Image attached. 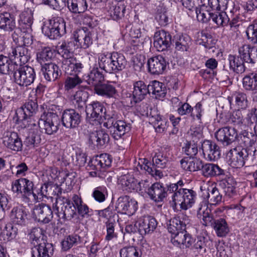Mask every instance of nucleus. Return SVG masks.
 <instances>
[{"mask_svg":"<svg viewBox=\"0 0 257 257\" xmlns=\"http://www.w3.org/2000/svg\"><path fill=\"white\" fill-rule=\"evenodd\" d=\"M89 140L92 144L99 148L108 143L109 137L105 130L101 129L90 133Z\"/></svg>","mask_w":257,"mask_h":257,"instance_id":"34","label":"nucleus"},{"mask_svg":"<svg viewBox=\"0 0 257 257\" xmlns=\"http://www.w3.org/2000/svg\"><path fill=\"white\" fill-rule=\"evenodd\" d=\"M18 125V127H21V130L19 129L20 134L25 132L28 133V136L24 142L26 146L30 148H34L40 143V131L37 124L31 123L27 126L25 125L24 126H23L22 124Z\"/></svg>","mask_w":257,"mask_h":257,"instance_id":"13","label":"nucleus"},{"mask_svg":"<svg viewBox=\"0 0 257 257\" xmlns=\"http://www.w3.org/2000/svg\"><path fill=\"white\" fill-rule=\"evenodd\" d=\"M33 215L38 221L48 223L53 218V212L49 206L41 204L35 206Z\"/></svg>","mask_w":257,"mask_h":257,"instance_id":"24","label":"nucleus"},{"mask_svg":"<svg viewBox=\"0 0 257 257\" xmlns=\"http://www.w3.org/2000/svg\"><path fill=\"white\" fill-rule=\"evenodd\" d=\"M201 149L204 157L208 161H215L220 157L219 147L211 141H204L202 144Z\"/></svg>","mask_w":257,"mask_h":257,"instance_id":"28","label":"nucleus"},{"mask_svg":"<svg viewBox=\"0 0 257 257\" xmlns=\"http://www.w3.org/2000/svg\"><path fill=\"white\" fill-rule=\"evenodd\" d=\"M54 248L52 243H40L32 249V257H51L53 253Z\"/></svg>","mask_w":257,"mask_h":257,"instance_id":"38","label":"nucleus"},{"mask_svg":"<svg viewBox=\"0 0 257 257\" xmlns=\"http://www.w3.org/2000/svg\"><path fill=\"white\" fill-rule=\"evenodd\" d=\"M127 61L122 54L112 52L100 54L98 63L101 69L109 73H115L123 70Z\"/></svg>","mask_w":257,"mask_h":257,"instance_id":"4","label":"nucleus"},{"mask_svg":"<svg viewBox=\"0 0 257 257\" xmlns=\"http://www.w3.org/2000/svg\"><path fill=\"white\" fill-rule=\"evenodd\" d=\"M207 242V240L204 237H198L197 240H195L193 245L191 247L193 255L197 256L202 255L205 253Z\"/></svg>","mask_w":257,"mask_h":257,"instance_id":"51","label":"nucleus"},{"mask_svg":"<svg viewBox=\"0 0 257 257\" xmlns=\"http://www.w3.org/2000/svg\"><path fill=\"white\" fill-rule=\"evenodd\" d=\"M17 52H19L20 62L17 84L21 86L27 87L33 82L35 78L33 68L25 65L30 58V53L26 47L17 46Z\"/></svg>","mask_w":257,"mask_h":257,"instance_id":"3","label":"nucleus"},{"mask_svg":"<svg viewBox=\"0 0 257 257\" xmlns=\"http://www.w3.org/2000/svg\"><path fill=\"white\" fill-rule=\"evenodd\" d=\"M62 122L67 128H75L80 122V115L74 109H66L62 113Z\"/></svg>","mask_w":257,"mask_h":257,"instance_id":"30","label":"nucleus"},{"mask_svg":"<svg viewBox=\"0 0 257 257\" xmlns=\"http://www.w3.org/2000/svg\"><path fill=\"white\" fill-rule=\"evenodd\" d=\"M66 59L62 60V67L65 72L71 76L77 75L82 73L83 66L82 64L77 62L73 56L68 57L66 56Z\"/></svg>","mask_w":257,"mask_h":257,"instance_id":"27","label":"nucleus"},{"mask_svg":"<svg viewBox=\"0 0 257 257\" xmlns=\"http://www.w3.org/2000/svg\"><path fill=\"white\" fill-rule=\"evenodd\" d=\"M147 193L151 199L156 202L162 201L167 196V191L163 184L155 183L148 188Z\"/></svg>","mask_w":257,"mask_h":257,"instance_id":"33","label":"nucleus"},{"mask_svg":"<svg viewBox=\"0 0 257 257\" xmlns=\"http://www.w3.org/2000/svg\"><path fill=\"white\" fill-rule=\"evenodd\" d=\"M197 215L202 220L203 225L213 226L218 236H225L229 232V228L225 220L223 218L214 219L213 215L211 214V209L206 206V203L202 202L200 204Z\"/></svg>","mask_w":257,"mask_h":257,"instance_id":"2","label":"nucleus"},{"mask_svg":"<svg viewBox=\"0 0 257 257\" xmlns=\"http://www.w3.org/2000/svg\"><path fill=\"white\" fill-rule=\"evenodd\" d=\"M14 208L11 212V221L8 223L1 233V236L3 240L6 241V251L7 250L12 254H14L15 248V239L16 237V223L15 219L16 214L14 211Z\"/></svg>","mask_w":257,"mask_h":257,"instance_id":"9","label":"nucleus"},{"mask_svg":"<svg viewBox=\"0 0 257 257\" xmlns=\"http://www.w3.org/2000/svg\"><path fill=\"white\" fill-rule=\"evenodd\" d=\"M155 218L151 216H145L138 221L140 227V234L142 235L150 233L154 231L157 226Z\"/></svg>","mask_w":257,"mask_h":257,"instance_id":"37","label":"nucleus"},{"mask_svg":"<svg viewBox=\"0 0 257 257\" xmlns=\"http://www.w3.org/2000/svg\"><path fill=\"white\" fill-rule=\"evenodd\" d=\"M107 15L114 21H118L124 16L125 6L122 2L111 4L107 8Z\"/></svg>","mask_w":257,"mask_h":257,"instance_id":"39","label":"nucleus"},{"mask_svg":"<svg viewBox=\"0 0 257 257\" xmlns=\"http://www.w3.org/2000/svg\"><path fill=\"white\" fill-rule=\"evenodd\" d=\"M243 88L247 91L257 90V73L246 75L242 79Z\"/></svg>","mask_w":257,"mask_h":257,"instance_id":"53","label":"nucleus"},{"mask_svg":"<svg viewBox=\"0 0 257 257\" xmlns=\"http://www.w3.org/2000/svg\"><path fill=\"white\" fill-rule=\"evenodd\" d=\"M238 51L240 56L230 54L227 60L230 70L239 74L245 71L244 62L252 64L257 62V45L241 44L238 46Z\"/></svg>","mask_w":257,"mask_h":257,"instance_id":"1","label":"nucleus"},{"mask_svg":"<svg viewBox=\"0 0 257 257\" xmlns=\"http://www.w3.org/2000/svg\"><path fill=\"white\" fill-rule=\"evenodd\" d=\"M104 106L98 101H93L86 106L85 111L87 118L90 123L93 124V121H98L103 116Z\"/></svg>","mask_w":257,"mask_h":257,"instance_id":"26","label":"nucleus"},{"mask_svg":"<svg viewBox=\"0 0 257 257\" xmlns=\"http://www.w3.org/2000/svg\"><path fill=\"white\" fill-rule=\"evenodd\" d=\"M171 241L174 245L184 248L192 247L195 240L186 231H182L171 237Z\"/></svg>","mask_w":257,"mask_h":257,"instance_id":"32","label":"nucleus"},{"mask_svg":"<svg viewBox=\"0 0 257 257\" xmlns=\"http://www.w3.org/2000/svg\"><path fill=\"white\" fill-rule=\"evenodd\" d=\"M75 46L77 48L86 49L92 44V33L85 28L75 30L72 34Z\"/></svg>","mask_w":257,"mask_h":257,"instance_id":"18","label":"nucleus"},{"mask_svg":"<svg viewBox=\"0 0 257 257\" xmlns=\"http://www.w3.org/2000/svg\"><path fill=\"white\" fill-rule=\"evenodd\" d=\"M169 163V154L166 152H158L153 158V164L145 160L143 167L152 176H159L161 172L156 168H165Z\"/></svg>","mask_w":257,"mask_h":257,"instance_id":"10","label":"nucleus"},{"mask_svg":"<svg viewBox=\"0 0 257 257\" xmlns=\"http://www.w3.org/2000/svg\"><path fill=\"white\" fill-rule=\"evenodd\" d=\"M79 241H80L79 236L76 234L70 235L62 241V248L64 250H67Z\"/></svg>","mask_w":257,"mask_h":257,"instance_id":"59","label":"nucleus"},{"mask_svg":"<svg viewBox=\"0 0 257 257\" xmlns=\"http://www.w3.org/2000/svg\"><path fill=\"white\" fill-rule=\"evenodd\" d=\"M111 132L112 137L115 140L120 139L131 128V125L123 120H118L112 123Z\"/></svg>","mask_w":257,"mask_h":257,"instance_id":"36","label":"nucleus"},{"mask_svg":"<svg viewBox=\"0 0 257 257\" xmlns=\"http://www.w3.org/2000/svg\"><path fill=\"white\" fill-rule=\"evenodd\" d=\"M88 97V92L84 89H79L72 96V101L76 108H83Z\"/></svg>","mask_w":257,"mask_h":257,"instance_id":"49","label":"nucleus"},{"mask_svg":"<svg viewBox=\"0 0 257 257\" xmlns=\"http://www.w3.org/2000/svg\"><path fill=\"white\" fill-rule=\"evenodd\" d=\"M38 104L35 100H29L17 110V124L23 123L27 118L35 114L38 110Z\"/></svg>","mask_w":257,"mask_h":257,"instance_id":"22","label":"nucleus"},{"mask_svg":"<svg viewBox=\"0 0 257 257\" xmlns=\"http://www.w3.org/2000/svg\"><path fill=\"white\" fill-rule=\"evenodd\" d=\"M53 56V53L50 47H44L37 53V61L42 65V66L45 64L46 61L51 59Z\"/></svg>","mask_w":257,"mask_h":257,"instance_id":"57","label":"nucleus"},{"mask_svg":"<svg viewBox=\"0 0 257 257\" xmlns=\"http://www.w3.org/2000/svg\"><path fill=\"white\" fill-rule=\"evenodd\" d=\"M33 183L26 178H20L17 180V195L20 193L27 199V196L32 195L34 200L38 201L44 195L43 193H38L37 195L33 191Z\"/></svg>","mask_w":257,"mask_h":257,"instance_id":"20","label":"nucleus"},{"mask_svg":"<svg viewBox=\"0 0 257 257\" xmlns=\"http://www.w3.org/2000/svg\"><path fill=\"white\" fill-rule=\"evenodd\" d=\"M134 90L131 101V103H137L140 102L149 93V87L147 86L143 81H138L134 83Z\"/></svg>","mask_w":257,"mask_h":257,"instance_id":"31","label":"nucleus"},{"mask_svg":"<svg viewBox=\"0 0 257 257\" xmlns=\"http://www.w3.org/2000/svg\"><path fill=\"white\" fill-rule=\"evenodd\" d=\"M237 131L234 127L226 126L219 128L215 133L218 141L224 146H228L236 139Z\"/></svg>","mask_w":257,"mask_h":257,"instance_id":"23","label":"nucleus"},{"mask_svg":"<svg viewBox=\"0 0 257 257\" xmlns=\"http://www.w3.org/2000/svg\"><path fill=\"white\" fill-rule=\"evenodd\" d=\"M181 168L190 172H195L201 169L202 161L194 157H185L180 161Z\"/></svg>","mask_w":257,"mask_h":257,"instance_id":"41","label":"nucleus"},{"mask_svg":"<svg viewBox=\"0 0 257 257\" xmlns=\"http://www.w3.org/2000/svg\"><path fill=\"white\" fill-rule=\"evenodd\" d=\"M42 33L51 39H56L66 33V23L61 17H53L43 23Z\"/></svg>","mask_w":257,"mask_h":257,"instance_id":"8","label":"nucleus"},{"mask_svg":"<svg viewBox=\"0 0 257 257\" xmlns=\"http://www.w3.org/2000/svg\"><path fill=\"white\" fill-rule=\"evenodd\" d=\"M201 169L203 176L207 177L219 176L224 173L223 170L221 169L217 165L212 163L202 164Z\"/></svg>","mask_w":257,"mask_h":257,"instance_id":"48","label":"nucleus"},{"mask_svg":"<svg viewBox=\"0 0 257 257\" xmlns=\"http://www.w3.org/2000/svg\"><path fill=\"white\" fill-rule=\"evenodd\" d=\"M216 255L218 257H231V250L224 243L219 242L216 246Z\"/></svg>","mask_w":257,"mask_h":257,"instance_id":"64","label":"nucleus"},{"mask_svg":"<svg viewBox=\"0 0 257 257\" xmlns=\"http://www.w3.org/2000/svg\"><path fill=\"white\" fill-rule=\"evenodd\" d=\"M82 82V80L79 76L73 75L66 78L64 83V88L66 90L73 89Z\"/></svg>","mask_w":257,"mask_h":257,"instance_id":"58","label":"nucleus"},{"mask_svg":"<svg viewBox=\"0 0 257 257\" xmlns=\"http://www.w3.org/2000/svg\"><path fill=\"white\" fill-rule=\"evenodd\" d=\"M230 104L235 105L238 109H245L248 106V101L246 94L242 92L235 91L228 97Z\"/></svg>","mask_w":257,"mask_h":257,"instance_id":"35","label":"nucleus"},{"mask_svg":"<svg viewBox=\"0 0 257 257\" xmlns=\"http://www.w3.org/2000/svg\"><path fill=\"white\" fill-rule=\"evenodd\" d=\"M202 197L211 206L217 205L222 202V195L215 186H209L202 191Z\"/></svg>","mask_w":257,"mask_h":257,"instance_id":"29","label":"nucleus"},{"mask_svg":"<svg viewBox=\"0 0 257 257\" xmlns=\"http://www.w3.org/2000/svg\"><path fill=\"white\" fill-rule=\"evenodd\" d=\"M149 93H152L156 95L158 99L164 98L167 93L166 88L164 85L157 80H154L150 83L148 85Z\"/></svg>","mask_w":257,"mask_h":257,"instance_id":"46","label":"nucleus"},{"mask_svg":"<svg viewBox=\"0 0 257 257\" xmlns=\"http://www.w3.org/2000/svg\"><path fill=\"white\" fill-rule=\"evenodd\" d=\"M55 207L57 214L60 218L71 219L76 214V207L68 199L59 197L56 199Z\"/></svg>","mask_w":257,"mask_h":257,"instance_id":"15","label":"nucleus"},{"mask_svg":"<svg viewBox=\"0 0 257 257\" xmlns=\"http://www.w3.org/2000/svg\"><path fill=\"white\" fill-rule=\"evenodd\" d=\"M44 77L48 81H55L61 74L59 67L53 63H45L42 66Z\"/></svg>","mask_w":257,"mask_h":257,"instance_id":"40","label":"nucleus"},{"mask_svg":"<svg viewBox=\"0 0 257 257\" xmlns=\"http://www.w3.org/2000/svg\"><path fill=\"white\" fill-rule=\"evenodd\" d=\"M248 158L247 149L235 147L231 149L226 155L227 161L232 167L240 168L243 166Z\"/></svg>","mask_w":257,"mask_h":257,"instance_id":"14","label":"nucleus"},{"mask_svg":"<svg viewBox=\"0 0 257 257\" xmlns=\"http://www.w3.org/2000/svg\"><path fill=\"white\" fill-rule=\"evenodd\" d=\"M16 55V49L13 48L12 54H10L9 57L0 55V73L2 74H9L12 75L14 81H16V62H13Z\"/></svg>","mask_w":257,"mask_h":257,"instance_id":"16","label":"nucleus"},{"mask_svg":"<svg viewBox=\"0 0 257 257\" xmlns=\"http://www.w3.org/2000/svg\"><path fill=\"white\" fill-rule=\"evenodd\" d=\"M183 150L187 156L194 157L198 153V147L194 142H187L183 147Z\"/></svg>","mask_w":257,"mask_h":257,"instance_id":"62","label":"nucleus"},{"mask_svg":"<svg viewBox=\"0 0 257 257\" xmlns=\"http://www.w3.org/2000/svg\"><path fill=\"white\" fill-rule=\"evenodd\" d=\"M212 10L211 11L206 10L199 7L195 9V13L198 22L202 23H206L211 20Z\"/></svg>","mask_w":257,"mask_h":257,"instance_id":"56","label":"nucleus"},{"mask_svg":"<svg viewBox=\"0 0 257 257\" xmlns=\"http://www.w3.org/2000/svg\"><path fill=\"white\" fill-rule=\"evenodd\" d=\"M256 140V136L251 133L243 131L239 134H237L236 141L242 147H252L255 145Z\"/></svg>","mask_w":257,"mask_h":257,"instance_id":"43","label":"nucleus"},{"mask_svg":"<svg viewBox=\"0 0 257 257\" xmlns=\"http://www.w3.org/2000/svg\"><path fill=\"white\" fill-rule=\"evenodd\" d=\"M172 37L170 33L163 30L157 31L154 37V45L158 51H163L171 44Z\"/></svg>","mask_w":257,"mask_h":257,"instance_id":"25","label":"nucleus"},{"mask_svg":"<svg viewBox=\"0 0 257 257\" xmlns=\"http://www.w3.org/2000/svg\"><path fill=\"white\" fill-rule=\"evenodd\" d=\"M112 163V158L107 154H101L93 157L89 161L87 170L90 176L96 177L99 175L100 172L104 171L109 167Z\"/></svg>","mask_w":257,"mask_h":257,"instance_id":"12","label":"nucleus"},{"mask_svg":"<svg viewBox=\"0 0 257 257\" xmlns=\"http://www.w3.org/2000/svg\"><path fill=\"white\" fill-rule=\"evenodd\" d=\"M120 257H141V253L134 246L125 247L119 251Z\"/></svg>","mask_w":257,"mask_h":257,"instance_id":"60","label":"nucleus"},{"mask_svg":"<svg viewBox=\"0 0 257 257\" xmlns=\"http://www.w3.org/2000/svg\"><path fill=\"white\" fill-rule=\"evenodd\" d=\"M16 23L14 15L9 13L0 14V28L12 31L15 29Z\"/></svg>","mask_w":257,"mask_h":257,"instance_id":"45","label":"nucleus"},{"mask_svg":"<svg viewBox=\"0 0 257 257\" xmlns=\"http://www.w3.org/2000/svg\"><path fill=\"white\" fill-rule=\"evenodd\" d=\"M33 14L27 9L20 15L19 32L17 31V46L26 47L32 43L31 25L33 23Z\"/></svg>","mask_w":257,"mask_h":257,"instance_id":"5","label":"nucleus"},{"mask_svg":"<svg viewBox=\"0 0 257 257\" xmlns=\"http://www.w3.org/2000/svg\"><path fill=\"white\" fill-rule=\"evenodd\" d=\"M118 182L124 191L132 192L137 189L138 181L130 174L121 176L118 179Z\"/></svg>","mask_w":257,"mask_h":257,"instance_id":"42","label":"nucleus"},{"mask_svg":"<svg viewBox=\"0 0 257 257\" xmlns=\"http://www.w3.org/2000/svg\"><path fill=\"white\" fill-rule=\"evenodd\" d=\"M67 3L69 10L74 14L83 13L87 10L86 0H67Z\"/></svg>","mask_w":257,"mask_h":257,"instance_id":"47","label":"nucleus"},{"mask_svg":"<svg viewBox=\"0 0 257 257\" xmlns=\"http://www.w3.org/2000/svg\"><path fill=\"white\" fill-rule=\"evenodd\" d=\"M115 222L107 221L105 223L106 234L105 237V240L109 241L113 238H117V233L114 231Z\"/></svg>","mask_w":257,"mask_h":257,"instance_id":"63","label":"nucleus"},{"mask_svg":"<svg viewBox=\"0 0 257 257\" xmlns=\"http://www.w3.org/2000/svg\"><path fill=\"white\" fill-rule=\"evenodd\" d=\"M208 5L212 9L211 20L217 27H225L230 21V18L224 10L233 7V2L229 0H208Z\"/></svg>","mask_w":257,"mask_h":257,"instance_id":"6","label":"nucleus"},{"mask_svg":"<svg viewBox=\"0 0 257 257\" xmlns=\"http://www.w3.org/2000/svg\"><path fill=\"white\" fill-rule=\"evenodd\" d=\"M171 198V205L174 209L179 206L181 209L186 210L194 204L196 193L192 189L180 188L172 194Z\"/></svg>","mask_w":257,"mask_h":257,"instance_id":"7","label":"nucleus"},{"mask_svg":"<svg viewBox=\"0 0 257 257\" xmlns=\"http://www.w3.org/2000/svg\"><path fill=\"white\" fill-rule=\"evenodd\" d=\"M116 208L118 212L131 216L138 210V202L128 196H121L117 200Z\"/></svg>","mask_w":257,"mask_h":257,"instance_id":"17","label":"nucleus"},{"mask_svg":"<svg viewBox=\"0 0 257 257\" xmlns=\"http://www.w3.org/2000/svg\"><path fill=\"white\" fill-rule=\"evenodd\" d=\"M204 114V109L203 108L202 104L200 102L196 104L193 107V111L190 114V117L193 120H197L200 123H202V116Z\"/></svg>","mask_w":257,"mask_h":257,"instance_id":"61","label":"nucleus"},{"mask_svg":"<svg viewBox=\"0 0 257 257\" xmlns=\"http://www.w3.org/2000/svg\"><path fill=\"white\" fill-rule=\"evenodd\" d=\"M60 124L58 115L49 110L45 111L39 120L38 128H43L48 135H52L57 132Z\"/></svg>","mask_w":257,"mask_h":257,"instance_id":"11","label":"nucleus"},{"mask_svg":"<svg viewBox=\"0 0 257 257\" xmlns=\"http://www.w3.org/2000/svg\"><path fill=\"white\" fill-rule=\"evenodd\" d=\"M72 200L77 209L78 214L82 217H85L90 215L92 210L83 203L81 198L77 195H74L72 197Z\"/></svg>","mask_w":257,"mask_h":257,"instance_id":"50","label":"nucleus"},{"mask_svg":"<svg viewBox=\"0 0 257 257\" xmlns=\"http://www.w3.org/2000/svg\"><path fill=\"white\" fill-rule=\"evenodd\" d=\"M107 195V189L104 186H100L94 188L91 194V196L94 199L99 203L103 202L106 200Z\"/></svg>","mask_w":257,"mask_h":257,"instance_id":"55","label":"nucleus"},{"mask_svg":"<svg viewBox=\"0 0 257 257\" xmlns=\"http://www.w3.org/2000/svg\"><path fill=\"white\" fill-rule=\"evenodd\" d=\"M96 94L107 98L115 97L117 90L115 87L110 84H101L94 88Z\"/></svg>","mask_w":257,"mask_h":257,"instance_id":"44","label":"nucleus"},{"mask_svg":"<svg viewBox=\"0 0 257 257\" xmlns=\"http://www.w3.org/2000/svg\"><path fill=\"white\" fill-rule=\"evenodd\" d=\"M191 42L190 38L187 35H177L175 38V49L177 51L184 52L188 50Z\"/></svg>","mask_w":257,"mask_h":257,"instance_id":"52","label":"nucleus"},{"mask_svg":"<svg viewBox=\"0 0 257 257\" xmlns=\"http://www.w3.org/2000/svg\"><path fill=\"white\" fill-rule=\"evenodd\" d=\"M189 223L188 217L183 213L171 219L167 225L168 231L171 234V237L182 231H185L186 226Z\"/></svg>","mask_w":257,"mask_h":257,"instance_id":"19","label":"nucleus"},{"mask_svg":"<svg viewBox=\"0 0 257 257\" xmlns=\"http://www.w3.org/2000/svg\"><path fill=\"white\" fill-rule=\"evenodd\" d=\"M87 81L90 85H93L94 88L96 86L101 84L104 80L102 74L97 69H92L87 76Z\"/></svg>","mask_w":257,"mask_h":257,"instance_id":"54","label":"nucleus"},{"mask_svg":"<svg viewBox=\"0 0 257 257\" xmlns=\"http://www.w3.org/2000/svg\"><path fill=\"white\" fill-rule=\"evenodd\" d=\"M165 58L162 55H157L148 59L147 65L149 72L153 75L162 74L168 65Z\"/></svg>","mask_w":257,"mask_h":257,"instance_id":"21","label":"nucleus"}]
</instances>
